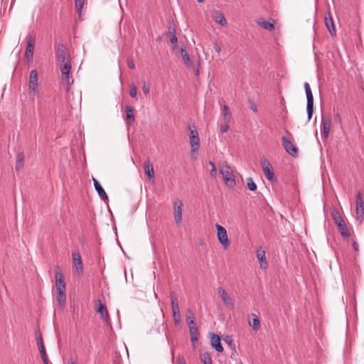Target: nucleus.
Masks as SVG:
<instances>
[{
  "label": "nucleus",
  "instance_id": "obj_1",
  "mask_svg": "<svg viewBox=\"0 0 364 364\" xmlns=\"http://www.w3.org/2000/svg\"><path fill=\"white\" fill-rule=\"evenodd\" d=\"M56 57L58 64L60 67L62 81L67 85L73 84V79L70 73L72 68V63L70 54L68 51L66 46L63 43H59L56 48Z\"/></svg>",
  "mask_w": 364,
  "mask_h": 364
},
{
  "label": "nucleus",
  "instance_id": "obj_2",
  "mask_svg": "<svg viewBox=\"0 0 364 364\" xmlns=\"http://www.w3.org/2000/svg\"><path fill=\"white\" fill-rule=\"evenodd\" d=\"M220 173L223 176V178L226 186L232 188L235 186V179L232 168L224 164L220 167Z\"/></svg>",
  "mask_w": 364,
  "mask_h": 364
},
{
  "label": "nucleus",
  "instance_id": "obj_3",
  "mask_svg": "<svg viewBox=\"0 0 364 364\" xmlns=\"http://www.w3.org/2000/svg\"><path fill=\"white\" fill-rule=\"evenodd\" d=\"M304 88L306 91V112H307V117L308 121H310L312 118L313 113H314V96L313 93L311 92L310 85L308 82L304 83Z\"/></svg>",
  "mask_w": 364,
  "mask_h": 364
},
{
  "label": "nucleus",
  "instance_id": "obj_4",
  "mask_svg": "<svg viewBox=\"0 0 364 364\" xmlns=\"http://www.w3.org/2000/svg\"><path fill=\"white\" fill-rule=\"evenodd\" d=\"M304 88L306 91V112H307V117L308 121H310L312 118L313 113H314V96L313 93L311 92L310 85L308 82L304 83Z\"/></svg>",
  "mask_w": 364,
  "mask_h": 364
},
{
  "label": "nucleus",
  "instance_id": "obj_5",
  "mask_svg": "<svg viewBox=\"0 0 364 364\" xmlns=\"http://www.w3.org/2000/svg\"><path fill=\"white\" fill-rule=\"evenodd\" d=\"M304 88L306 91V112H307V117L308 121H310L312 118L313 113H314V96L313 93L311 92L310 85L308 82L304 83Z\"/></svg>",
  "mask_w": 364,
  "mask_h": 364
},
{
  "label": "nucleus",
  "instance_id": "obj_6",
  "mask_svg": "<svg viewBox=\"0 0 364 364\" xmlns=\"http://www.w3.org/2000/svg\"><path fill=\"white\" fill-rule=\"evenodd\" d=\"M261 166L262 168V171L264 172V176H266L267 179L269 181H277V178L274 176V173L273 171V168L269 161L266 158H262L261 159Z\"/></svg>",
  "mask_w": 364,
  "mask_h": 364
},
{
  "label": "nucleus",
  "instance_id": "obj_7",
  "mask_svg": "<svg viewBox=\"0 0 364 364\" xmlns=\"http://www.w3.org/2000/svg\"><path fill=\"white\" fill-rule=\"evenodd\" d=\"M215 228L217 229V236L218 241L223 246V247L226 249L230 244L226 229L219 224H216Z\"/></svg>",
  "mask_w": 364,
  "mask_h": 364
},
{
  "label": "nucleus",
  "instance_id": "obj_8",
  "mask_svg": "<svg viewBox=\"0 0 364 364\" xmlns=\"http://www.w3.org/2000/svg\"><path fill=\"white\" fill-rule=\"evenodd\" d=\"M282 144L286 151L291 156L296 157L298 156L299 150L298 148L290 141L287 137L282 136Z\"/></svg>",
  "mask_w": 364,
  "mask_h": 364
},
{
  "label": "nucleus",
  "instance_id": "obj_9",
  "mask_svg": "<svg viewBox=\"0 0 364 364\" xmlns=\"http://www.w3.org/2000/svg\"><path fill=\"white\" fill-rule=\"evenodd\" d=\"M26 40L27 41V47L25 52V58L27 60H31L33 57L36 38L31 33H28L26 37Z\"/></svg>",
  "mask_w": 364,
  "mask_h": 364
},
{
  "label": "nucleus",
  "instance_id": "obj_10",
  "mask_svg": "<svg viewBox=\"0 0 364 364\" xmlns=\"http://www.w3.org/2000/svg\"><path fill=\"white\" fill-rule=\"evenodd\" d=\"M356 215L357 220L362 223L364 220V202L360 192L356 196Z\"/></svg>",
  "mask_w": 364,
  "mask_h": 364
},
{
  "label": "nucleus",
  "instance_id": "obj_11",
  "mask_svg": "<svg viewBox=\"0 0 364 364\" xmlns=\"http://www.w3.org/2000/svg\"><path fill=\"white\" fill-rule=\"evenodd\" d=\"M217 291L221 297L224 305L228 308L233 309L235 306L234 302L231 297L228 295V292L222 287H218L217 289Z\"/></svg>",
  "mask_w": 364,
  "mask_h": 364
},
{
  "label": "nucleus",
  "instance_id": "obj_12",
  "mask_svg": "<svg viewBox=\"0 0 364 364\" xmlns=\"http://www.w3.org/2000/svg\"><path fill=\"white\" fill-rule=\"evenodd\" d=\"M321 126V136L323 138L327 139L329 135V132H330V129H331V117H322Z\"/></svg>",
  "mask_w": 364,
  "mask_h": 364
},
{
  "label": "nucleus",
  "instance_id": "obj_13",
  "mask_svg": "<svg viewBox=\"0 0 364 364\" xmlns=\"http://www.w3.org/2000/svg\"><path fill=\"white\" fill-rule=\"evenodd\" d=\"M28 87L30 92H33L34 94L38 90V71L36 70H33L31 71Z\"/></svg>",
  "mask_w": 364,
  "mask_h": 364
},
{
  "label": "nucleus",
  "instance_id": "obj_14",
  "mask_svg": "<svg viewBox=\"0 0 364 364\" xmlns=\"http://www.w3.org/2000/svg\"><path fill=\"white\" fill-rule=\"evenodd\" d=\"M97 312L101 315V318L105 323L109 324L110 319L108 311L107 309L106 306L103 304L100 299L98 300Z\"/></svg>",
  "mask_w": 364,
  "mask_h": 364
},
{
  "label": "nucleus",
  "instance_id": "obj_15",
  "mask_svg": "<svg viewBox=\"0 0 364 364\" xmlns=\"http://www.w3.org/2000/svg\"><path fill=\"white\" fill-rule=\"evenodd\" d=\"M182 201L181 200H178L174 202V219L176 223L179 225L182 221Z\"/></svg>",
  "mask_w": 364,
  "mask_h": 364
},
{
  "label": "nucleus",
  "instance_id": "obj_16",
  "mask_svg": "<svg viewBox=\"0 0 364 364\" xmlns=\"http://www.w3.org/2000/svg\"><path fill=\"white\" fill-rule=\"evenodd\" d=\"M325 25L328 28L329 33L332 36H336V30L330 11L325 15Z\"/></svg>",
  "mask_w": 364,
  "mask_h": 364
},
{
  "label": "nucleus",
  "instance_id": "obj_17",
  "mask_svg": "<svg viewBox=\"0 0 364 364\" xmlns=\"http://www.w3.org/2000/svg\"><path fill=\"white\" fill-rule=\"evenodd\" d=\"M126 117H125V122L127 127H130L135 122V117L134 114V108L130 105H127L125 107Z\"/></svg>",
  "mask_w": 364,
  "mask_h": 364
},
{
  "label": "nucleus",
  "instance_id": "obj_18",
  "mask_svg": "<svg viewBox=\"0 0 364 364\" xmlns=\"http://www.w3.org/2000/svg\"><path fill=\"white\" fill-rule=\"evenodd\" d=\"M72 256L77 272L78 274H82L83 272V264L80 253L77 252H73Z\"/></svg>",
  "mask_w": 364,
  "mask_h": 364
},
{
  "label": "nucleus",
  "instance_id": "obj_19",
  "mask_svg": "<svg viewBox=\"0 0 364 364\" xmlns=\"http://www.w3.org/2000/svg\"><path fill=\"white\" fill-rule=\"evenodd\" d=\"M66 289H56V301L58 305L63 308L66 303Z\"/></svg>",
  "mask_w": 364,
  "mask_h": 364
},
{
  "label": "nucleus",
  "instance_id": "obj_20",
  "mask_svg": "<svg viewBox=\"0 0 364 364\" xmlns=\"http://www.w3.org/2000/svg\"><path fill=\"white\" fill-rule=\"evenodd\" d=\"M93 183H94L95 188L96 191L97 192L99 196L101 198V199L108 200V196H107L105 191L101 186L100 183L95 178H93Z\"/></svg>",
  "mask_w": 364,
  "mask_h": 364
},
{
  "label": "nucleus",
  "instance_id": "obj_21",
  "mask_svg": "<svg viewBox=\"0 0 364 364\" xmlns=\"http://www.w3.org/2000/svg\"><path fill=\"white\" fill-rule=\"evenodd\" d=\"M56 289H65V282L63 274L60 271L55 272Z\"/></svg>",
  "mask_w": 364,
  "mask_h": 364
},
{
  "label": "nucleus",
  "instance_id": "obj_22",
  "mask_svg": "<svg viewBox=\"0 0 364 364\" xmlns=\"http://www.w3.org/2000/svg\"><path fill=\"white\" fill-rule=\"evenodd\" d=\"M257 257L259 262L260 267L264 269L267 268V262L265 257V251L262 250L261 247H259L257 251Z\"/></svg>",
  "mask_w": 364,
  "mask_h": 364
},
{
  "label": "nucleus",
  "instance_id": "obj_23",
  "mask_svg": "<svg viewBox=\"0 0 364 364\" xmlns=\"http://www.w3.org/2000/svg\"><path fill=\"white\" fill-rule=\"evenodd\" d=\"M144 173L149 179H154V171L151 162L148 160L144 164Z\"/></svg>",
  "mask_w": 364,
  "mask_h": 364
},
{
  "label": "nucleus",
  "instance_id": "obj_24",
  "mask_svg": "<svg viewBox=\"0 0 364 364\" xmlns=\"http://www.w3.org/2000/svg\"><path fill=\"white\" fill-rule=\"evenodd\" d=\"M213 18L215 22L221 26H225L227 25V21L221 11H215L213 15Z\"/></svg>",
  "mask_w": 364,
  "mask_h": 364
},
{
  "label": "nucleus",
  "instance_id": "obj_25",
  "mask_svg": "<svg viewBox=\"0 0 364 364\" xmlns=\"http://www.w3.org/2000/svg\"><path fill=\"white\" fill-rule=\"evenodd\" d=\"M190 146L192 153H198L200 146V139L198 135L190 138Z\"/></svg>",
  "mask_w": 364,
  "mask_h": 364
},
{
  "label": "nucleus",
  "instance_id": "obj_26",
  "mask_svg": "<svg viewBox=\"0 0 364 364\" xmlns=\"http://www.w3.org/2000/svg\"><path fill=\"white\" fill-rule=\"evenodd\" d=\"M188 328L191 336V341H198L200 333L198 327L196 326V323L195 325L188 326Z\"/></svg>",
  "mask_w": 364,
  "mask_h": 364
},
{
  "label": "nucleus",
  "instance_id": "obj_27",
  "mask_svg": "<svg viewBox=\"0 0 364 364\" xmlns=\"http://www.w3.org/2000/svg\"><path fill=\"white\" fill-rule=\"evenodd\" d=\"M24 165V154L23 152H19L16 157V163L15 168L17 171L21 170Z\"/></svg>",
  "mask_w": 364,
  "mask_h": 364
},
{
  "label": "nucleus",
  "instance_id": "obj_28",
  "mask_svg": "<svg viewBox=\"0 0 364 364\" xmlns=\"http://www.w3.org/2000/svg\"><path fill=\"white\" fill-rule=\"evenodd\" d=\"M337 226H338V230H339L341 235L343 237H350V231H349L348 227L346 226L345 222L341 223L340 225H338Z\"/></svg>",
  "mask_w": 364,
  "mask_h": 364
},
{
  "label": "nucleus",
  "instance_id": "obj_29",
  "mask_svg": "<svg viewBox=\"0 0 364 364\" xmlns=\"http://www.w3.org/2000/svg\"><path fill=\"white\" fill-rule=\"evenodd\" d=\"M331 215L333 220L334 223L336 224V225H338L344 222V220L343 219L342 216L341 215L338 210H333Z\"/></svg>",
  "mask_w": 364,
  "mask_h": 364
},
{
  "label": "nucleus",
  "instance_id": "obj_30",
  "mask_svg": "<svg viewBox=\"0 0 364 364\" xmlns=\"http://www.w3.org/2000/svg\"><path fill=\"white\" fill-rule=\"evenodd\" d=\"M181 53L182 58L184 60L186 66L190 67L191 65V61L189 55H188L186 48H181Z\"/></svg>",
  "mask_w": 364,
  "mask_h": 364
},
{
  "label": "nucleus",
  "instance_id": "obj_31",
  "mask_svg": "<svg viewBox=\"0 0 364 364\" xmlns=\"http://www.w3.org/2000/svg\"><path fill=\"white\" fill-rule=\"evenodd\" d=\"M258 24L266 30L273 31L274 29V23L273 22H269L266 21H259Z\"/></svg>",
  "mask_w": 364,
  "mask_h": 364
},
{
  "label": "nucleus",
  "instance_id": "obj_32",
  "mask_svg": "<svg viewBox=\"0 0 364 364\" xmlns=\"http://www.w3.org/2000/svg\"><path fill=\"white\" fill-rule=\"evenodd\" d=\"M223 119L224 122H230L232 118V114L230 112L229 107L228 105L223 106Z\"/></svg>",
  "mask_w": 364,
  "mask_h": 364
},
{
  "label": "nucleus",
  "instance_id": "obj_33",
  "mask_svg": "<svg viewBox=\"0 0 364 364\" xmlns=\"http://www.w3.org/2000/svg\"><path fill=\"white\" fill-rule=\"evenodd\" d=\"M171 300L172 311L178 310L179 307H178V299H177L176 295L173 292L171 293Z\"/></svg>",
  "mask_w": 364,
  "mask_h": 364
},
{
  "label": "nucleus",
  "instance_id": "obj_34",
  "mask_svg": "<svg viewBox=\"0 0 364 364\" xmlns=\"http://www.w3.org/2000/svg\"><path fill=\"white\" fill-rule=\"evenodd\" d=\"M187 323L188 326L196 324L194 314L191 309H188L187 312Z\"/></svg>",
  "mask_w": 364,
  "mask_h": 364
},
{
  "label": "nucleus",
  "instance_id": "obj_35",
  "mask_svg": "<svg viewBox=\"0 0 364 364\" xmlns=\"http://www.w3.org/2000/svg\"><path fill=\"white\" fill-rule=\"evenodd\" d=\"M85 0H75L76 10L78 15H81L82 9L83 8Z\"/></svg>",
  "mask_w": 364,
  "mask_h": 364
},
{
  "label": "nucleus",
  "instance_id": "obj_36",
  "mask_svg": "<svg viewBox=\"0 0 364 364\" xmlns=\"http://www.w3.org/2000/svg\"><path fill=\"white\" fill-rule=\"evenodd\" d=\"M247 186L250 191H254L257 189V184L252 178L247 179Z\"/></svg>",
  "mask_w": 364,
  "mask_h": 364
},
{
  "label": "nucleus",
  "instance_id": "obj_37",
  "mask_svg": "<svg viewBox=\"0 0 364 364\" xmlns=\"http://www.w3.org/2000/svg\"><path fill=\"white\" fill-rule=\"evenodd\" d=\"M188 129H189V134H188L189 139L198 135L196 125H194V124L189 125Z\"/></svg>",
  "mask_w": 364,
  "mask_h": 364
},
{
  "label": "nucleus",
  "instance_id": "obj_38",
  "mask_svg": "<svg viewBox=\"0 0 364 364\" xmlns=\"http://www.w3.org/2000/svg\"><path fill=\"white\" fill-rule=\"evenodd\" d=\"M41 358L48 357L44 343H37Z\"/></svg>",
  "mask_w": 364,
  "mask_h": 364
},
{
  "label": "nucleus",
  "instance_id": "obj_39",
  "mask_svg": "<svg viewBox=\"0 0 364 364\" xmlns=\"http://www.w3.org/2000/svg\"><path fill=\"white\" fill-rule=\"evenodd\" d=\"M252 316L253 318L252 321L250 322V325L252 326L254 329H257L259 326V319L255 314H252Z\"/></svg>",
  "mask_w": 364,
  "mask_h": 364
},
{
  "label": "nucleus",
  "instance_id": "obj_40",
  "mask_svg": "<svg viewBox=\"0 0 364 364\" xmlns=\"http://www.w3.org/2000/svg\"><path fill=\"white\" fill-rule=\"evenodd\" d=\"M201 360L204 364H212V359L208 353H203Z\"/></svg>",
  "mask_w": 364,
  "mask_h": 364
},
{
  "label": "nucleus",
  "instance_id": "obj_41",
  "mask_svg": "<svg viewBox=\"0 0 364 364\" xmlns=\"http://www.w3.org/2000/svg\"><path fill=\"white\" fill-rule=\"evenodd\" d=\"M172 312H173V317L174 321L176 323H178L181 321V314H180L179 309L176 310V311H175V310L172 311Z\"/></svg>",
  "mask_w": 364,
  "mask_h": 364
},
{
  "label": "nucleus",
  "instance_id": "obj_42",
  "mask_svg": "<svg viewBox=\"0 0 364 364\" xmlns=\"http://www.w3.org/2000/svg\"><path fill=\"white\" fill-rule=\"evenodd\" d=\"M247 102H248V105H249V107L254 112H257L258 109H257V104L252 100L249 99L247 100Z\"/></svg>",
  "mask_w": 364,
  "mask_h": 364
},
{
  "label": "nucleus",
  "instance_id": "obj_43",
  "mask_svg": "<svg viewBox=\"0 0 364 364\" xmlns=\"http://www.w3.org/2000/svg\"><path fill=\"white\" fill-rule=\"evenodd\" d=\"M136 94H137V88H136V87L134 85H133V84L131 85H130V89H129V95H130V96L132 98H134V97H136Z\"/></svg>",
  "mask_w": 364,
  "mask_h": 364
},
{
  "label": "nucleus",
  "instance_id": "obj_44",
  "mask_svg": "<svg viewBox=\"0 0 364 364\" xmlns=\"http://www.w3.org/2000/svg\"><path fill=\"white\" fill-rule=\"evenodd\" d=\"M209 338L210 339V341H221L220 336L215 333H209Z\"/></svg>",
  "mask_w": 364,
  "mask_h": 364
},
{
  "label": "nucleus",
  "instance_id": "obj_45",
  "mask_svg": "<svg viewBox=\"0 0 364 364\" xmlns=\"http://www.w3.org/2000/svg\"><path fill=\"white\" fill-rule=\"evenodd\" d=\"M211 346L213 348H215L218 352H223V347L222 346V343H210Z\"/></svg>",
  "mask_w": 364,
  "mask_h": 364
},
{
  "label": "nucleus",
  "instance_id": "obj_46",
  "mask_svg": "<svg viewBox=\"0 0 364 364\" xmlns=\"http://www.w3.org/2000/svg\"><path fill=\"white\" fill-rule=\"evenodd\" d=\"M228 123L229 122H224V123H222L220 126V131L221 133H225L228 131L229 129V125H228Z\"/></svg>",
  "mask_w": 364,
  "mask_h": 364
},
{
  "label": "nucleus",
  "instance_id": "obj_47",
  "mask_svg": "<svg viewBox=\"0 0 364 364\" xmlns=\"http://www.w3.org/2000/svg\"><path fill=\"white\" fill-rule=\"evenodd\" d=\"M209 164L211 166V170L210 171V174L211 176L215 177L217 174L216 167L213 161H209Z\"/></svg>",
  "mask_w": 364,
  "mask_h": 364
},
{
  "label": "nucleus",
  "instance_id": "obj_48",
  "mask_svg": "<svg viewBox=\"0 0 364 364\" xmlns=\"http://www.w3.org/2000/svg\"><path fill=\"white\" fill-rule=\"evenodd\" d=\"M168 33L171 35V37L172 36V35L176 36V30L174 25L168 26Z\"/></svg>",
  "mask_w": 364,
  "mask_h": 364
},
{
  "label": "nucleus",
  "instance_id": "obj_49",
  "mask_svg": "<svg viewBox=\"0 0 364 364\" xmlns=\"http://www.w3.org/2000/svg\"><path fill=\"white\" fill-rule=\"evenodd\" d=\"M213 48L216 53H220L221 51V47L218 43H214Z\"/></svg>",
  "mask_w": 364,
  "mask_h": 364
},
{
  "label": "nucleus",
  "instance_id": "obj_50",
  "mask_svg": "<svg viewBox=\"0 0 364 364\" xmlns=\"http://www.w3.org/2000/svg\"><path fill=\"white\" fill-rule=\"evenodd\" d=\"M142 90L144 92V93L146 95L149 93V87L148 85H146V83L144 84V85L142 86Z\"/></svg>",
  "mask_w": 364,
  "mask_h": 364
},
{
  "label": "nucleus",
  "instance_id": "obj_51",
  "mask_svg": "<svg viewBox=\"0 0 364 364\" xmlns=\"http://www.w3.org/2000/svg\"><path fill=\"white\" fill-rule=\"evenodd\" d=\"M171 43L172 45H176V43H178V38H177V36H175V35H172V36L171 37Z\"/></svg>",
  "mask_w": 364,
  "mask_h": 364
},
{
  "label": "nucleus",
  "instance_id": "obj_52",
  "mask_svg": "<svg viewBox=\"0 0 364 364\" xmlns=\"http://www.w3.org/2000/svg\"><path fill=\"white\" fill-rule=\"evenodd\" d=\"M127 65L130 69H134L135 68L134 63L132 60H128L127 61Z\"/></svg>",
  "mask_w": 364,
  "mask_h": 364
},
{
  "label": "nucleus",
  "instance_id": "obj_53",
  "mask_svg": "<svg viewBox=\"0 0 364 364\" xmlns=\"http://www.w3.org/2000/svg\"><path fill=\"white\" fill-rule=\"evenodd\" d=\"M229 347L235 352L236 353V345L235 343H227Z\"/></svg>",
  "mask_w": 364,
  "mask_h": 364
},
{
  "label": "nucleus",
  "instance_id": "obj_54",
  "mask_svg": "<svg viewBox=\"0 0 364 364\" xmlns=\"http://www.w3.org/2000/svg\"><path fill=\"white\" fill-rule=\"evenodd\" d=\"M353 247L355 250V251L358 252L359 250V245L356 241H353Z\"/></svg>",
  "mask_w": 364,
  "mask_h": 364
},
{
  "label": "nucleus",
  "instance_id": "obj_55",
  "mask_svg": "<svg viewBox=\"0 0 364 364\" xmlns=\"http://www.w3.org/2000/svg\"><path fill=\"white\" fill-rule=\"evenodd\" d=\"M177 363L178 364H186L184 359L183 358H177Z\"/></svg>",
  "mask_w": 364,
  "mask_h": 364
},
{
  "label": "nucleus",
  "instance_id": "obj_56",
  "mask_svg": "<svg viewBox=\"0 0 364 364\" xmlns=\"http://www.w3.org/2000/svg\"><path fill=\"white\" fill-rule=\"evenodd\" d=\"M336 121L339 122H341V115L339 113H337L336 114Z\"/></svg>",
  "mask_w": 364,
  "mask_h": 364
},
{
  "label": "nucleus",
  "instance_id": "obj_57",
  "mask_svg": "<svg viewBox=\"0 0 364 364\" xmlns=\"http://www.w3.org/2000/svg\"><path fill=\"white\" fill-rule=\"evenodd\" d=\"M224 341H232V338L230 336H227L225 338H223Z\"/></svg>",
  "mask_w": 364,
  "mask_h": 364
},
{
  "label": "nucleus",
  "instance_id": "obj_58",
  "mask_svg": "<svg viewBox=\"0 0 364 364\" xmlns=\"http://www.w3.org/2000/svg\"><path fill=\"white\" fill-rule=\"evenodd\" d=\"M42 360L43 362V364H50L49 363V360H48V358L46 357V358H42Z\"/></svg>",
  "mask_w": 364,
  "mask_h": 364
},
{
  "label": "nucleus",
  "instance_id": "obj_59",
  "mask_svg": "<svg viewBox=\"0 0 364 364\" xmlns=\"http://www.w3.org/2000/svg\"><path fill=\"white\" fill-rule=\"evenodd\" d=\"M42 360L43 362V364H50L49 363V360H48V358L46 357V358H42Z\"/></svg>",
  "mask_w": 364,
  "mask_h": 364
},
{
  "label": "nucleus",
  "instance_id": "obj_60",
  "mask_svg": "<svg viewBox=\"0 0 364 364\" xmlns=\"http://www.w3.org/2000/svg\"><path fill=\"white\" fill-rule=\"evenodd\" d=\"M42 360L43 362V364H50L49 363V360H48V358L46 357V358H42Z\"/></svg>",
  "mask_w": 364,
  "mask_h": 364
},
{
  "label": "nucleus",
  "instance_id": "obj_61",
  "mask_svg": "<svg viewBox=\"0 0 364 364\" xmlns=\"http://www.w3.org/2000/svg\"><path fill=\"white\" fill-rule=\"evenodd\" d=\"M194 73H195V75H196V76L199 75V74H200V71H199V68H198V67H197V68H196V70H194Z\"/></svg>",
  "mask_w": 364,
  "mask_h": 364
},
{
  "label": "nucleus",
  "instance_id": "obj_62",
  "mask_svg": "<svg viewBox=\"0 0 364 364\" xmlns=\"http://www.w3.org/2000/svg\"><path fill=\"white\" fill-rule=\"evenodd\" d=\"M36 340H37V341H43V338H42L41 336H38L36 337Z\"/></svg>",
  "mask_w": 364,
  "mask_h": 364
},
{
  "label": "nucleus",
  "instance_id": "obj_63",
  "mask_svg": "<svg viewBox=\"0 0 364 364\" xmlns=\"http://www.w3.org/2000/svg\"><path fill=\"white\" fill-rule=\"evenodd\" d=\"M172 48L173 50H176L178 48V43L176 45H172Z\"/></svg>",
  "mask_w": 364,
  "mask_h": 364
},
{
  "label": "nucleus",
  "instance_id": "obj_64",
  "mask_svg": "<svg viewBox=\"0 0 364 364\" xmlns=\"http://www.w3.org/2000/svg\"><path fill=\"white\" fill-rule=\"evenodd\" d=\"M68 364H77V363L75 360H70Z\"/></svg>",
  "mask_w": 364,
  "mask_h": 364
}]
</instances>
